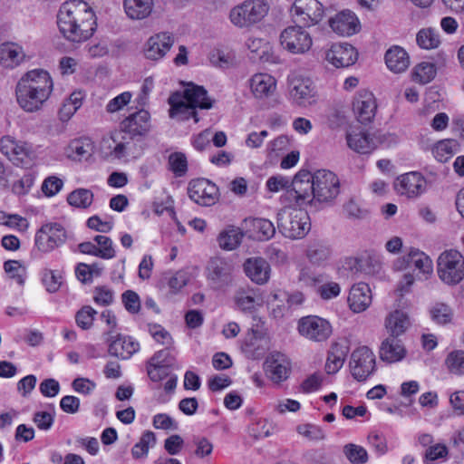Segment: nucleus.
Returning a JSON list of instances; mask_svg holds the SVG:
<instances>
[{
  "label": "nucleus",
  "instance_id": "1",
  "mask_svg": "<svg viewBox=\"0 0 464 464\" xmlns=\"http://www.w3.org/2000/svg\"><path fill=\"white\" fill-rule=\"evenodd\" d=\"M340 192L337 176L326 169H319L314 174L307 170H300L293 179L291 188L286 190V198L297 205L312 204L313 202L329 203Z\"/></svg>",
  "mask_w": 464,
  "mask_h": 464
},
{
  "label": "nucleus",
  "instance_id": "21",
  "mask_svg": "<svg viewBox=\"0 0 464 464\" xmlns=\"http://www.w3.org/2000/svg\"><path fill=\"white\" fill-rule=\"evenodd\" d=\"M265 370L271 381L280 383L288 378L291 363L285 354L275 353L266 360Z\"/></svg>",
  "mask_w": 464,
  "mask_h": 464
},
{
  "label": "nucleus",
  "instance_id": "60",
  "mask_svg": "<svg viewBox=\"0 0 464 464\" xmlns=\"http://www.w3.org/2000/svg\"><path fill=\"white\" fill-rule=\"evenodd\" d=\"M171 367L147 362V372L152 382H160L169 375Z\"/></svg>",
  "mask_w": 464,
  "mask_h": 464
},
{
  "label": "nucleus",
  "instance_id": "63",
  "mask_svg": "<svg viewBox=\"0 0 464 464\" xmlns=\"http://www.w3.org/2000/svg\"><path fill=\"white\" fill-rule=\"evenodd\" d=\"M122 302L128 312L131 314H136L140 311V297L134 291L128 290L124 292L122 294Z\"/></svg>",
  "mask_w": 464,
  "mask_h": 464
},
{
  "label": "nucleus",
  "instance_id": "29",
  "mask_svg": "<svg viewBox=\"0 0 464 464\" xmlns=\"http://www.w3.org/2000/svg\"><path fill=\"white\" fill-rule=\"evenodd\" d=\"M276 79L267 73H256L250 79V89L257 99L267 98L275 92Z\"/></svg>",
  "mask_w": 464,
  "mask_h": 464
},
{
  "label": "nucleus",
  "instance_id": "2",
  "mask_svg": "<svg viewBox=\"0 0 464 464\" xmlns=\"http://www.w3.org/2000/svg\"><path fill=\"white\" fill-rule=\"evenodd\" d=\"M57 25L64 39L80 44L93 35L97 28L96 16L86 2L71 0L60 7Z\"/></svg>",
  "mask_w": 464,
  "mask_h": 464
},
{
  "label": "nucleus",
  "instance_id": "47",
  "mask_svg": "<svg viewBox=\"0 0 464 464\" xmlns=\"http://www.w3.org/2000/svg\"><path fill=\"white\" fill-rule=\"evenodd\" d=\"M456 145L452 140H440L434 146L432 153L440 162H446L453 156Z\"/></svg>",
  "mask_w": 464,
  "mask_h": 464
},
{
  "label": "nucleus",
  "instance_id": "10",
  "mask_svg": "<svg viewBox=\"0 0 464 464\" xmlns=\"http://www.w3.org/2000/svg\"><path fill=\"white\" fill-rule=\"evenodd\" d=\"M291 13L296 24L313 26L324 18V8L318 0H295Z\"/></svg>",
  "mask_w": 464,
  "mask_h": 464
},
{
  "label": "nucleus",
  "instance_id": "58",
  "mask_svg": "<svg viewBox=\"0 0 464 464\" xmlns=\"http://www.w3.org/2000/svg\"><path fill=\"white\" fill-rule=\"evenodd\" d=\"M343 212L347 218L353 220H361L368 217V210L362 208L353 198L343 205Z\"/></svg>",
  "mask_w": 464,
  "mask_h": 464
},
{
  "label": "nucleus",
  "instance_id": "53",
  "mask_svg": "<svg viewBox=\"0 0 464 464\" xmlns=\"http://www.w3.org/2000/svg\"><path fill=\"white\" fill-rule=\"evenodd\" d=\"M35 176L32 172L25 173L12 185L14 194L21 197L29 193L34 184Z\"/></svg>",
  "mask_w": 464,
  "mask_h": 464
},
{
  "label": "nucleus",
  "instance_id": "45",
  "mask_svg": "<svg viewBox=\"0 0 464 464\" xmlns=\"http://www.w3.org/2000/svg\"><path fill=\"white\" fill-rule=\"evenodd\" d=\"M417 44L423 49H434L440 44L439 33L431 28H425L417 34Z\"/></svg>",
  "mask_w": 464,
  "mask_h": 464
},
{
  "label": "nucleus",
  "instance_id": "28",
  "mask_svg": "<svg viewBox=\"0 0 464 464\" xmlns=\"http://www.w3.org/2000/svg\"><path fill=\"white\" fill-rule=\"evenodd\" d=\"M244 271L253 282L263 285L269 279L270 266L265 259L253 257L246 260Z\"/></svg>",
  "mask_w": 464,
  "mask_h": 464
},
{
  "label": "nucleus",
  "instance_id": "11",
  "mask_svg": "<svg viewBox=\"0 0 464 464\" xmlns=\"http://www.w3.org/2000/svg\"><path fill=\"white\" fill-rule=\"evenodd\" d=\"M280 44L293 54H303L311 49L313 40L308 32L296 24L286 27L281 33Z\"/></svg>",
  "mask_w": 464,
  "mask_h": 464
},
{
  "label": "nucleus",
  "instance_id": "50",
  "mask_svg": "<svg viewBox=\"0 0 464 464\" xmlns=\"http://www.w3.org/2000/svg\"><path fill=\"white\" fill-rule=\"evenodd\" d=\"M432 320L439 324H446L451 322L453 312L451 308L444 303L435 304L430 309Z\"/></svg>",
  "mask_w": 464,
  "mask_h": 464
},
{
  "label": "nucleus",
  "instance_id": "57",
  "mask_svg": "<svg viewBox=\"0 0 464 464\" xmlns=\"http://www.w3.org/2000/svg\"><path fill=\"white\" fill-rule=\"evenodd\" d=\"M97 312L91 306H83L76 313L75 321L79 327L87 330L92 327L93 324L94 315Z\"/></svg>",
  "mask_w": 464,
  "mask_h": 464
},
{
  "label": "nucleus",
  "instance_id": "49",
  "mask_svg": "<svg viewBox=\"0 0 464 464\" xmlns=\"http://www.w3.org/2000/svg\"><path fill=\"white\" fill-rule=\"evenodd\" d=\"M445 364L450 372L457 375L464 374V351H453L445 360Z\"/></svg>",
  "mask_w": 464,
  "mask_h": 464
},
{
  "label": "nucleus",
  "instance_id": "23",
  "mask_svg": "<svg viewBox=\"0 0 464 464\" xmlns=\"http://www.w3.org/2000/svg\"><path fill=\"white\" fill-rule=\"evenodd\" d=\"M108 353L121 360L130 359L140 349V344L132 337L117 334L115 337L111 336L109 339Z\"/></svg>",
  "mask_w": 464,
  "mask_h": 464
},
{
  "label": "nucleus",
  "instance_id": "51",
  "mask_svg": "<svg viewBox=\"0 0 464 464\" xmlns=\"http://www.w3.org/2000/svg\"><path fill=\"white\" fill-rule=\"evenodd\" d=\"M0 225L6 226L11 228H17L21 231H25L29 223L26 218L18 214H7L0 210Z\"/></svg>",
  "mask_w": 464,
  "mask_h": 464
},
{
  "label": "nucleus",
  "instance_id": "16",
  "mask_svg": "<svg viewBox=\"0 0 464 464\" xmlns=\"http://www.w3.org/2000/svg\"><path fill=\"white\" fill-rule=\"evenodd\" d=\"M377 104L373 94L367 90L359 91L353 98V111L362 124L372 121L375 117Z\"/></svg>",
  "mask_w": 464,
  "mask_h": 464
},
{
  "label": "nucleus",
  "instance_id": "34",
  "mask_svg": "<svg viewBox=\"0 0 464 464\" xmlns=\"http://www.w3.org/2000/svg\"><path fill=\"white\" fill-rule=\"evenodd\" d=\"M385 63L392 72L401 73L409 67L410 58L403 48L393 46L386 52Z\"/></svg>",
  "mask_w": 464,
  "mask_h": 464
},
{
  "label": "nucleus",
  "instance_id": "43",
  "mask_svg": "<svg viewBox=\"0 0 464 464\" xmlns=\"http://www.w3.org/2000/svg\"><path fill=\"white\" fill-rule=\"evenodd\" d=\"M254 236L258 240H268L274 237L276 227L274 224L266 218H254L251 220Z\"/></svg>",
  "mask_w": 464,
  "mask_h": 464
},
{
  "label": "nucleus",
  "instance_id": "54",
  "mask_svg": "<svg viewBox=\"0 0 464 464\" xmlns=\"http://www.w3.org/2000/svg\"><path fill=\"white\" fill-rule=\"evenodd\" d=\"M169 169L177 176H183L188 169V162L185 154L174 152L169 156Z\"/></svg>",
  "mask_w": 464,
  "mask_h": 464
},
{
  "label": "nucleus",
  "instance_id": "20",
  "mask_svg": "<svg viewBox=\"0 0 464 464\" xmlns=\"http://www.w3.org/2000/svg\"><path fill=\"white\" fill-rule=\"evenodd\" d=\"M208 279L214 287L222 288L228 285L232 280V265L224 258H212L207 267Z\"/></svg>",
  "mask_w": 464,
  "mask_h": 464
},
{
  "label": "nucleus",
  "instance_id": "55",
  "mask_svg": "<svg viewBox=\"0 0 464 464\" xmlns=\"http://www.w3.org/2000/svg\"><path fill=\"white\" fill-rule=\"evenodd\" d=\"M5 271L20 285L24 284L25 268L17 260H8L4 264Z\"/></svg>",
  "mask_w": 464,
  "mask_h": 464
},
{
  "label": "nucleus",
  "instance_id": "27",
  "mask_svg": "<svg viewBox=\"0 0 464 464\" xmlns=\"http://www.w3.org/2000/svg\"><path fill=\"white\" fill-rule=\"evenodd\" d=\"M150 113L140 110L130 114L121 123L122 131L129 133L131 137L146 134L150 128Z\"/></svg>",
  "mask_w": 464,
  "mask_h": 464
},
{
  "label": "nucleus",
  "instance_id": "35",
  "mask_svg": "<svg viewBox=\"0 0 464 464\" xmlns=\"http://www.w3.org/2000/svg\"><path fill=\"white\" fill-rule=\"evenodd\" d=\"M25 53L21 46L12 43L0 45V63L7 68L19 65L24 59Z\"/></svg>",
  "mask_w": 464,
  "mask_h": 464
},
{
  "label": "nucleus",
  "instance_id": "44",
  "mask_svg": "<svg viewBox=\"0 0 464 464\" xmlns=\"http://www.w3.org/2000/svg\"><path fill=\"white\" fill-rule=\"evenodd\" d=\"M156 436L152 431H146L140 440L131 449V455L134 459L144 458L148 455L150 448L156 444Z\"/></svg>",
  "mask_w": 464,
  "mask_h": 464
},
{
  "label": "nucleus",
  "instance_id": "25",
  "mask_svg": "<svg viewBox=\"0 0 464 464\" xmlns=\"http://www.w3.org/2000/svg\"><path fill=\"white\" fill-rule=\"evenodd\" d=\"M372 292L365 283L353 285L347 298L348 305L353 313L364 312L372 304Z\"/></svg>",
  "mask_w": 464,
  "mask_h": 464
},
{
  "label": "nucleus",
  "instance_id": "31",
  "mask_svg": "<svg viewBox=\"0 0 464 464\" xmlns=\"http://www.w3.org/2000/svg\"><path fill=\"white\" fill-rule=\"evenodd\" d=\"M348 353L349 346L345 343H332L325 363L326 372L328 374L336 373L343 367Z\"/></svg>",
  "mask_w": 464,
  "mask_h": 464
},
{
  "label": "nucleus",
  "instance_id": "15",
  "mask_svg": "<svg viewBox=\"0 0 464 464\" xmlns=\"http://www.w3.org/2000/svg\"><path fill=\"white\" fill-rule=\"evenodd\" d=\"M394 188L401 196L416 198L426 191L427 181L420 172L411 171L399 176Z\"/></svg>",
  "mask_w": 464,
  "mask_h": 464
},
{
  "label": "nucleus",
  "instance_id": "61",
  "mask_svg": "<svg viewBox=\"0 0 464 464\" xmlns=\"http://www.w3.org/2000/svg\"><path fill=\"white\" fill-rule=\"evenodd\" d=\"M149 331L151 336L158 343L166 345L168 347L171 346L173 343V340L169 333L165 330L162 326L159 324H152L149 326Z\"/></svg>",
  "mask_w": 464,
  "mask_h": 464
},
{
  "label": "nucleus",
  "instance_id": "41",
  "mask_svg": "<svg viewBox=\"0 0 464 464\" xmlns=\"http://www.w3.org/2000/svg\"><path fill=\"white\" fill-rule=\"evenodd\" d=\"M92 145L89 140H74L67 149L68 157L74 160H81L91 156Z\"/></svg>",
  "mask_w": 464,
  "mask_h": 464
},
{
  "label": "nucleus",
  "instance_id": "32",
  "mask_svg": "<svg viewBox=\"0 0 464 464\" xmlns=\"http://www.w3.org/2000/svg\"><path fill=\"white\" fill-rule=\"evenodd\" d=\"M406 356V349L400 340L391 336L384 340L380 348V358L392 363L401 361Z\"/></svg>",
  "mask_w": 464,
  "mask_h": 464
},
{
  "label": "nucleus",
  "instance_id": "8",
  "mask_svg": "<svg viewBox=\"0 0 464 464\" xmlns=\"http://www.w3.org/2000/svg\"><path fill=\"white\" fill-rule=\"evenodd\" d=\"M67 238L63 226L56 222L45 223L34 235V247L43 254H48L64 245Z\"/></svg>",
  "mask_w": 464,
  "mask_h": 464
},
{
  "label": "nucleus",
  "instance_id": "6",
  "mask_svg": "<svg viewBox=\"0 0 464 464\" xmlns=\"http://www.w3.org/2000/svg\"><path fill=\"white\" fill-rule=\"evenodd\" d=\"M305 212L298 209L283 208L277 214V227L285 237H304L310 229Z\"/></svg>",
  "mask_w": 464,
  "mask_h": 464
},
{
  "label": "nucleus",
  "instance_id": "24",
  "mask_svg": "<svg viewBox=\"0 0 464 464\" xmlns=\"http://www.w3.org/2000/svg\"><path fill=\"white\" fill-rule=\"evenodd\" d=\"M411 264L424 275H430L433 271L431 259L426 254L416 248H411L407 255L403 256L401 258H398L394 263V267L401 270Z\"/></svg>",
  "mask_w": 464,
  "mask_h": 464
},
{
  "label": "nucleus",
  "instance_id": "30",
  "mask_svg": "<svg viewBox=\"0 0 464 464\" xmlns=\"http://www.w3.org/2000/svg\"><path fill=\"white\" fill-rule=\"evenodd\" d=\"M185 98L179 92L172 94L169 98V103L170 105L169 116L171 118L179 117V120H188L193 118L195 122L198 121L196 108L187 102Z\"/></svg>",
  "mask_w": 464,
  "mask_h": 464
},
{
  "label": "nucleus",
  "instance_id": "48",
  "mask_svg": "<svg viewBox=\"0 0 464 464\" xmlns=\"http://www.w3.org/2000/svg\"><path fill=\"white\" fill-rule=\"evenodd\" d=\"M437 73L436 66L432 63H420L414 68L413 76L415 81L425 84L430 82Z\"/></svg>",
  "mask_w": 464,
  "mask_h": 464
},
{
  "label": "nucleus",
  "instance_id": "59",
  "mask_svg": "<svg viewBox=\"0 0 464 464\" xmlns=\"http://www.w3.org/2000/svg\"><path fill=\"white\" fill-rule=\"evenodd\" d=\"M42 282L49 293H55L62 285V276L55 271L46 269L44 272Z\"/></svg>",
  "mask_w": 464,
  "mask_h": 464
},
{
  "label": "nucleus",
  "instance_id": "39",
  "mask_svg": "<svg viewBox=\"0 0 464 464\" xmlns=\"http://www.w3.org/2000/svg\"><path fill=\"white\" fill-rule=\"evenodd\" d=\"M243 238V233L237 227H228L222 231L218 237V242L220 248L231 251L236 249Z\"/></svg>",
  "mask_w": 464,
  "mask_h": 464
},
{
  "label": "nucleus",
  "instance_id": "33",
  "mask_svg": "<svg viewBox=\"0 0 464 464\" xmlns=\"http://www.w3.org/2000/svg\"><path fill=\"white\" fill-rule=\"evenodd\" d=\"M185 101L191 104L194 108L210 109L214 101L208 96V92L198 85L188 83L184 90L182 95Z\"/></svg>",
  "mask_w": 464,
  "mask_h": 464
},
{
  "label": "nucleus",
  "instance_id": "38",
  "mask_svg": "<svg viewBox=\"0 0 464 464\" xmlns=\"http://www.w3.org/2000/svg\"><path fill=\"white\" fill-rule=\"evenodd\" d=\"M410 324L408 316L401 311L396 310L386 318L385 326L392 336L403 334Z\"/></svg>",
  "mask_w": 464,
  "mask_h": 464
},
{
  "label": "nucleus",
  "instance_id": "18",
  "mask_svg": "<svg viewBox=\"0 0 464 464\" xmlns=\"http://www.w3.org/2000/svg\"><path fill=\"white\" fill-rule=\"evenodd\" d=\"M268 349L269 340L266 333L259 328L258 324L256 328L253 326L242 346L244 353L248 358L256 360L261 358Z\"/></svg>",
  "mask_w": 464,
  "mask_h": 464
},
{
  "label": "nucleus",
  "instance_id": "4",
  "mask_svg": "<svg viewBox=\"0 0 464 464\" xmlns=\"http://www.w3.org/2000/svg\"><path fill=\"white\" fill-rule=\"evenodd\" d=\"M269 5L263 0H246L230 10V22L238 28H249L261 22Z\"/></svg>",
  "mask_w": 464,
  "mask_h": 464
},
{
  "label": "nucleus",
  "instance_id": "26",
  "mask_svg": "<svg viewBox=\"0 0 464 464\" xmlns=\"http://www.w3.org/2000/svg\"><path fill=\"white\" fill-rule=\"evenodd\" d=\"M329 25L337 34L350 36L359 31L360 23L351 11H343L329 20Z\"/></svg>",
  "mask_w": 464,
  "mask_h": 464
},
{
  "label": "nucleus",
  "instance_id": "5",
  "mask_svg": "<svg viewBox=\"0 0 464 464\" xmlns=\"http://www.w3.org/2000/svg\"><path fill=\"white\" fill-rule=\"evenodd\" d=\"M440 279L450 285H457L464 278V257L457 250L443 251L437 260Z\"/></svg>",
  "mask_w": 464,
  "mask_h": 464
},
{
  "label": "nucleus",
  "instance_id": "42",
  "mask_svg": "<svg viewBox=\"0 0 464 464\" xmlns=\"http://www.w3.org/2000/svg\"><path fill=\"white\" fill-rule=\"evenodd\" d=\"M93 201V193L87 188H77L67 197L69 205L78 208H88Z\"/></svg>",
  "mask_w": 464,
  "mask_h": 464
},
{
  "label": "nucleus",
  "instance_id": "19",
  "mask_svg": "<svg viewBox=\"0 0 464 464\" xmlns=\"http://www.w3.org/2000/svg\"><path fill=\"white\" fill-rule=\"evenodd\" d=\"M345 140L348 148L359 154H370L377 148L374 138L361 128H350Z\"/></svg>",
  "mask_w": 464,
  "mask_h": 464
},
{
  "label": "nucleus",
  "instance_id": "7",
  "mask_svg": "<svg viewBox=\"0 0 464 464\" xmlns=\"http://www.w3.org/2000/svg\"><path fill=\"white\" fill-rule=\"evenodd\" d=\"M0 151L15 166L31 168L36 160L35 151L25 141L17 140L11 136L0 140Z\"/></svg>",
  "mask_w": 464,
  "mask_h": 464
},
{
  "label": "nucleus",
  "instance_id": "13",
  "mask_svg": "<svg viewBox=\"0 0 464 464\" xmlns=\"http://www.w3.org/2000/svg\"><path fill=\"white\" fill-rule=\"evenodd\" d=\"M300 334L313 342L326 341L332 334L330 323L319 316L309 315L300 319L298 324Z\"/></svg>",
  "mask_w": 464,
  "mask_h": 464
},
{
  "label": "nucleus",
  "instance_id": "40",
  "mask_svg": "<svg viewBox=\"0 0 464 464\" xmlns=\"http://www.w3.org/2000/svg\"><path fill=\"white\" fill-rule=\"evenodd\" d=\"M306 256L311 263L320 266L330 258L331 249L323 242H314L308 246Z\"/></svg>",
  "mask_w": 464,
  "mask_h": 464
},
{
  "label": "nucleus",
  "instance_id": "62",
  "mask_svg": "<svg viewBox=\"0 0 464 464\" xmlns=\"http://www.w3.org/2000/svg\"><path fill=\"white\" fill-rule=\"evenodd\" d=\"M175 356L170 353L169 347L154 353L149 362L173 367L175 363Z\"/></svg>",
  "mask_w": 464,
  "mask_h": 464
},
{
  "label": "nucleus",
  "instance_id": "37",
  "mask_svg": "<svg viewBox=\"0 0 464 464\" xmlns=\"http://www.w3.org/2000/svg\"><path fill=\"white\" fill-rule=\"evenodd\" d=\"M152 8L153 0H124L125 13L132 20L147 18Z\"/></svg>",
  "mask_w": 464,
  "mask_h": 464
},
{
  "label": "nucleus",
  "instance_id": "17",
  "mask_svg": "<svg viewBox=\"0 0 464 464\" xmlns=\"http://www.w3.org/2000/svg\"><path fill=\"white\" fill-rule=\"evenodd\" d=\"M173 44V35L167 32H161L147 40L143 53L147 59L158 61L166 55Z\"/></svg>",
  "mask_w": 464,
  "mask_h": 464
},
{
  "label": "nucleus",
  "instance_id": "52",
  "mask_svg": "<svg viewBox=\"0 0 464 464\" xmlns=\"http://www.w3.org/2000/svg\"><path fill=\"white\" fill-rule=\"evenodd\" d=\"M98 246V257L103 259H111L115 256V249L110 237L98 235L93 238Z\"/></svg>",
  "mask_w": 464,
  "mask_h": 464
},
{
  "label": "nucleus",
  "instance_id": "14",
  "mask_svg": "<svg viewBox=\"0 0 464 464\" xmlns=\"http://www.w3.org/2000/svg\"><path fill=\"white\" fill-rule=\"evenodd\" d=\"M189 198L197 204L209 207L218 199V187L208 179H198L189 182L188 188Z\"/></svg>",
  "mask_w": 464,
  "mask_h": 464
},
{
  "label": "nucleus",
  "instance_id": "3",
  "mask_svg": "<svg viewBox=\"0 0 464 464\" xmlns=\"http://www.w3.org/2000/svg\"><path fill=\"white\" fill-rule=\"evenodd\" d=\"M53 88V80L46 71L43 69L29 71L16 83V102L26 112L38 111L50 98Z\"/></svg>",
  "mask_w": 464,
  "mask_h": 464
},
{
  "label": "nucleus",
  "instance_id": "22",
  "mask_svg": "<svg viewBox=\"0 0 464 464\" xmlns=\"http://www.w3.org/2000/svg\"><path fill=\"white\" fill-rule=\"evenodd\" d=\"M358 53L349 44H335L325 53V59L336 68L348 67L353 64Z\"/></svg>",
  "mask_w": 464,
  "mask_h": 464
},
{
  "label": "nucleus",
  "instance_id": "56",
  "mask_svg": "<svg viewBox=\"0 0 464 464\" xmlns=\"http://www.w3.org/2000/svg\"><path fill=\"white\" fill-rule=\"evenodd\" d=\"M274 427L266 420H257L249 427V433L256 440L268 437L272 434Z\"/></svg>",
  "mask_w": 464,
  "mask_h": 464
},
{
  "label": "nucleus",
  "instance_id": "12",
  "mask_svg": "<svg viewBox=\"0 0 464 464\" xmlns=\"http://www.w3.org/2000/svg\"><path fill=\"white\" fill-rule=\"evenodd\" d=\"M290 97L299 106H307L314 102L315 86L307 76L293 72L288 77Z\"/></svg>",
  "mask_w": 464,
  "mask_h": 464
},
{
  "label": "nucleus",
  "instance_id": "46",
  "mask_svg": "<svg viewBox=\"0 0 464 464\" xmlns=\"http://www.w3.org/2000/svg\"><path fill=\"white\" fill-rule=\"evenodd\" d=\"M343 454L353 464H365L368 461L367 450L357 444L348 443L343 446Z\"/></svg>",
  "mask_w": 464,
  "mask_h": 464
},
{
  "label": "nucleus",
  "instance_id": "64",
  "mask_svg": "<svg viewBox=\"0 0 464 464\" xmlns=\"http://www.w3.org/2000/svg\"><path fill=\"white\" fill-rule=\"evenodd\" d=\"M63 185V180L59 178L53 176L48 177L43 182L42 190L46 196L52 197L61 190Z\"/></svg>",
  "mask_w": 464,
  "mask_h": 464
},
{
  "label": "nucleus",
  "instance_id": "9",
  "mask_svg": "<svg viewBox=\"0 0 464 464\" xmlns=\"http://www.w3.org/2000/svg\"><path fill=\"white\" fill-rule=\"evenodd\" d=\"M352 376L358 382H365L376 371V358L367 346L355 349L350 357Z\"/></svg>",
  "mask_w": 464,
  "mask_h": 464
},
{
  "label": "nucleus",
  "instance_id": "36",
  "mask_svg": "<svg viewBox=\"0 0 464 464\" xmlns=\"http://www.w3.org/2000/svg\"><path fill=\"white\" fill-rule=\"evenodd\" d=\"M257 291L250 287L238 288L234 295V302L242 312H252L258 304Z\"/></svg>",
  "mask_w": 464,
  "mask_h": 464
}]
</instances>
